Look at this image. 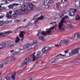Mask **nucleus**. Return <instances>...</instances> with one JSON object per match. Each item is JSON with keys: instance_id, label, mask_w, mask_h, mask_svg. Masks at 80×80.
<instances>
[{"instance_id": "obj_48", "label": "nucleus", "mask_w": 80, "mask_h": 80, "mask_svg": "<svg viewBox=\"0 0 80 80\" xmlns=\"http://www.w3.org/2000/svg\"><path fill=\"white\" fill-rule=\"evenodd\" d=\"M11 53H13L14 52V50L11 51Z\"/></svg>"}, {"instance_id": "obj_56", "label": "nucleus", "mask_w": 80, "mask_h": 80, "mask_svg": "<svg viewBox=\"0 0 80 80\" xmlns=\"http://www.w3.org/2000/svg\"><path fill=\"white\" fill-rule=\"evenodd\" d=\"M23 21L24 22H25V21H26V19H25Z\"/></svg>"}, {"instance_id": "obj_2", "label": "nucleus", "mask_w": 80, "mask_h": 80, "mask_svg": "<svg viewBox=\"0 0 80 80\" xmlns=\"http://www.w3.org/2000/svg\"><path fill=\"white\" fill-rule=\"evenodd\" d=\"M55 28V26H52L50 28H47L46 29V32L45 31H41V30L38 31V33L37 34V36H39L40 35L42 34L44 36H46V35H50V33L52 32V30H53Z\"/></svg>"}, {"instance_id": "obj_26", "label": "nucleus", "mask_w": 80, "mask_h": 80, "mask_svg": "<svg viewBox=\"0 0 80 80\" xmlns=\"http://www.w3.org/2000/svg\"><path fill=\"white\" fill-rule=\"evenodd\" d=\"M21 51H22V49H16L15 52L16 53H17V54H18V53H20V52Z\"/></svg>"}, {"instance_id": "obj_64", "label": "nucleus", "mask_w": 80, "mask_h": 80, "mask_svg": "<svg viewBox=\"0 0 80 80\" xmlns=\"http://www.w3.org/2000/svg\"><path fill=\"white\" fill-rule=\"evenodd\" d=\"M52 46H51V47H52Z\"/></svg>"}, {"instance_id": "obj_16", "label": "nucleus", "mask_w": 80, "mask_h": 80, "mask_svg": "<svg viewBox=\"0 0 80 80\" xmlns=\"http://www.w3.org/2000/svg\"><path fill=\"white\" fill-rule=\"evenodd\" d=\"M20 4L18 3H14L11 4H10L8 6V8L10 9L12 8H13V7H17Z\"/></svg>"}, {"instance_id": "obj_22", "label": "nucleus", "mask_w": 80, "mask_h": 80, "mask_svg": "<svg viewBox=\"0 0 80 80\" xmlns=\"http://www.w3.org/2000/svg\"><path fill=\"white\" fill-rule=\"evenodd\" d=\"M25 32H23V31H22L19 35V37L20 38H22V40H23V37H24V35L23 34H25Z\"/></svg>"}, {"instance_id": "obj_53", "label": "nucleus", "mask_w": 80, "mask_h": 80, "mask_svg": "<svg viewBox=\"0 0 80 80\" xmlns=\"http://www.w3.org/2000/svg\"><path fill=\"white\" fill-rule=\"evenodd\" d=\"M31 33H32L30 32H28V35H30V34H31Z\"/></svg>"}, {"instance_id": "obj_8", "label": "nucleus", "mask_w": 80, "mask_h": 80, "mask_svg": "<svg viewBox=\"0 0 80 80\" xmlns=\"http://www.w3.org/2000/svg\"><path fill=\"white\" fill-rule=\"evenodd\" d=\"M22 9L24 10L26 14H27L28 13V11H30V9H29L28 8L27 4L23 5L22 7Z\"/></svg>"}, {"instance_id": "obj_47", "label": "nucleus", "mask_w": 80, "mask_h": 80, "mask_svg": "<svg viewBox=\"0 0 80 80\" xmlns=\"http://www.w3.org/2000/svg\"><path fill=\"white\" fill-rule=\"evenodd\" d=\"M9 14H12V11H10L9 12Z\"/></svg>"}, {"instance_id": "obj_14", "label": "nucleus", "mask_w": 80, "mask_h": 80, "mask_svg": "<svg viewBox=\"0 0 80 80\" xmlns=\"http://www.w3.org/2000/svg\"><path fill=\"white\" fill-rule=\"evenodd\" d=\"M79 48H77L76 49L72 50L71 51V53L72 55H74V54H76V53H78V50Z\"/></svg>"}, {"instance_id": "obj_35", "label": "nucleus", "mask_w": 80, "mask_h": 80, "mask_svg": "<svg viewBox=\"0 0 80 80\" xmlns=\"http://www.w3.org/2000/svg\"><path fill=\"white\" fill-rule=\"evenodd\" d=\"M11 63V60H7L6 61L4 62L5 64H7V63Z\"/></svg>"}, {"instance_id": "obj_57", "label": "nucleus", "mask_w": 80, "mask_h": 80, "mask_svg": "<svg viewBox=\"0 0 80 80\" xmlns=\"http://www.w3.org/2000/svg\"><path fill=\"white\" fill-rule=\"evenodd\" d=\"M59 58H58L57 59H56V60H59Z\"/></svg>"}, {"instance_id": "obj_46", "label": "nucleus", "mask_w": 80, "mask_h": 80, "mask_svg": "<svg viewBox=\"0 0 80 80\" xmlns=\"http://www.w3.org/2000/svg\"><path fill=\"white\" fill-rule=\"evenodd\" d=\"M2 25H3V22L2 21H0V26H2Z\"/></svg>"}, {"instance_id": "obj_34", "label": "nucleus", "mask_w": 80, "mask_h": 80, "mask_svg": "<svg viewBox=\"0 0 80 80\" xmlns=\"http://www.w3.org/2000/svg\"><path fill=\"white\" fill-rule=\"evenodd\" d=\"M67 25L69 28H72V25L71 24H68Z\"/></svg>"}, {"instance_id": "obj_38", "label": "nucleus", "mask_w": 80, "mask_h": 80, "mask_svg": "<svg viewBox=\"0 0 80 80\" xmlns=\"http://www.w3.org/2000/svg\"><path fill=\"white\" fill-rule=\"evenodd\" d=\"M61 42V41L60 42V44H56V45H55V47H58V46H61V45H62V44L60 43ZM63 45H64V44H63Z\"/></svg>"}, {"instance_id": "obj_39", "label": "nucleus", "mask_w": 80, "mask_h": 80, "mask_svg": "<svg viewBox=\"0 0 80 80\" xmlns=\"http://www.w3.org/2000/svg\"><path fill=\"white\" fill-rule=\"evenodd\" d=\"M57 22H53V25H54V26H56V25H57Z\"/></svg>"}, {"instance_id": "obj_32", "label": "nucleus", "mask_w": 80, "mask_h": 80, "mask_svg": "<svg viewBox=\"0 0 80 80\" xmlns=\"http://www.w3.org/2000/svg\"><path fill=\"white\" fill-rule=\"evenodd\" d=\"M75 6L77 7H78L80 6V2H76V3L75 4Z\"/></svg>"}, {"instance_id": "obj_11", "label": "nucleus", "mask_w": 80, "mask_h": 80, "mask_svg": "<svg viewBox=\"0 0 80 80\" xmlns=\"http://www.w3.org/2000/svg\"><path fill=\"white\" fill-rule=\"evenodd\" d=\"M51 48V47H49L48 46H47L44 47L42 49V51L44 53H47L49 51Z\"/></svg>"}, {"instance_id": "obj_50", "label": "nucleus", "mask_w": 80, "mask_h": 80, "mask_svg": "<svg viewBox=\"0 0 80 80\" xmlns=\"http://www.w3.org/2000/svg\"><path fill=\"white\" fill-rule=\"evenodd\" d=\"M27 70V69H26V68H24L23 69V70Z\"/></svg>"}, {"instance_id": "obj_12", "label": "nucleus", "mask_w": 80, "mask_h": 80, "mask_svg": "<svg viewBox=\"0 0 80 80\" xmlns=\"http://www.w3.org/2000/svg\"><path fill=\"white\" fill-rule=\"evenodd\" d=\"M32 42H30L28 43L26 45L25 48L26 49H28V50H30L32 49Z\"/></svg>"}, {"instance_id": "obj_19", "label": "nucleus", "mask_w": 80, "mask_h": 80, "mask_svg": "<svg viewBox=\"0 0 80 80\" xmlns=\"http://www.w3.org/2000/svg\"><path fill=\"white\" fill-rule=\"evenodd\" d=\"M68 52V50H66V51H64V52L65 54H59L57 55H55V57H58V56H59V55H61L62 57H66V56H67L66 53H67Z\"/></svg>"}, {"instance_id": "obj_7", "label": "nucleus", "mask_w": 80, "mask_h": 80, "mask_svg": "<svg viewBox=\"0 0 80 80\" xmlns=\"http://www.w3.org/2000/svg\"><path fill=\"white\" fill-rule=\"evenodd\" d=\"M77 12L76 9H72L68 11L69 15L71 17H73L75 15V13Z\"/></svg>"}, {"instance_id": "obj_25", "label": "nucleus", "mask_w": 80, "mask_h": 80, "mask_svg": "<svg viewBox=\"0 0 80 80\" xmlns=\"http://www.w3.org/2000/svg\"><path fill=\"white\" fill-rule=\"evenodd\" d=\"M19 15H22V14H23V13H24L25 11L24 10H23V9H21L19 10Z\"/></svg>"}, {"instance_id": "obj_15", "label": "nucleus", "mask_w": 80, "mask_h": 80, "mask_svg": "<svg viewBox=\"0 0 80 80\" xmlns=\"http://www.w3.org/2000/svg\"><path fill=\"white\" fill-rule=\"evenodd\" d=\"M42 61H40L39 62H37L36 63L35 65L32 68L31 70H32L34 68H37L38 67H39L40 66V64H42Z\"/></svg>"}, {"instance_id": "obj_59", "label": "nucleus", "mask_w": 80, "mask_h": 80, "mask_svg": "<svg viewBox=\"0 0 80 80\" xmlns=\"http://www.w3.org/2000/svg\"><path fill=\"white\" fill-rule=\"evenodd\" d=\"M3 5V3L1 4V5Z\"/></svg>"}, {"instance_id": "obj_41", "label": "nucleus", "mask_w": 80, "mask_h": 80, "mask_svg": "<svg viewBox=\"0 0 80 80\" xmlns=\"http://www.w3.org/2000/svg\"><path fill=\"white\" fill-rule=\"evenodd\" d=\"M67 0H65L64 2H63V3L64 4H65V3H67Z\"/></svg>"}, {"instance_id": "obj_27", "label": "nucleus", "mask_w": 80, "mask_h": 80, "mask_svg": "<svg viewBox=\"0 0 80 80\" xmlns=\"http://www.w3.org/2000/svg\"><path fill=\"white\" fill-rule=\"evenodd\" d=\"M44 18L45 16L43 15H42L39 17L37 20H42L44 19Z\"/></svg>"}, {"instance_id": "obj_6", "label": "nucleus", "mask_w": 80, "mask_h": 80, "mask_svg": "<svg viewBox=\"0 0 80 80\" xmlns=\"http://www.w3.org/2000/svg\"><path fill=\"white\" fill-rule=\"evenodd\" d=\"M32 55V54H31L29 57L28 58H26L24 60L22 61V62H24V64H28L29 63H30V62L32 60V61H35V59Z\"/></svg>"}, {"instance_id": "obj_45", "label": "nucleus", "mask_w": 80, "mask_h": 80, "mask_svg": "<svg viewBox=\"0 0 80 80\" xmlns=\"http://www.w3.org/2000/svg\"><path fill=\"white\" fill-rule=\"evenodd\" d=\"M3 67V64H0V68H2Z\"/></svg>"}, {"instance_id": "obj_37", "label": "nucleus", "mask_w": 80, "mask_h": 80, "mask_svg": "<svg viewBox=\"0 0 80 80\" xmlns=\"http://www.w3.org/2000/svg\"><path fill=\"white\" fill-rule=\"evenodd\" d=\"M16 60H17L16 58H13L11 60V63H12V62H13V61H15Z\"/></svg>"}, {"instance_id": "obj_58", "label": "nucleus", "mask_w": 80, "mask_h": 80, "mask_svg": "<svg viewBox=\"0 0 80 80\" xmlns=\"http://www.w3.org/2000/svg\"><path fill=\"white\" fill-rule=\"evenodd\" d=\"M62 60H63V59H60V61H62Z\"/></svg>"}, {"instance_id": "obj_24", "label": "nucleus", "mask_w": 80, "mask_h": 80, "mask_svg": "<svg viewBox=\"0 0 80 80\" xmlns=\"http://www.w3.org/2000/svg\"><path fill=\"white\" fill-rule=\"evenodd\" d=\"M65 11H64L62 12H60L58 14V15L59 16V17H62L64 16V15L65 14Z\"/></svg>"}, {"instance_id": "obj_17", "label": "nucleus", "mask_w": 80, "mask_h": 80, "mask_svg": "<svg viewBox=\"0 0 80 80\" xmlns=\"http://www.w3.org/2000/svg\"><path fill=\"white\" fill-rule=\"evenodd\" d=\"M43 3L45 6H49L51 4L50 0H46V2L44 1Z\"/></svg>"}, {"instance_id": "obj_63", "label": "nucleus", "mask_w": 80, "mask_h": 80, "mask_svg": "<svg viewBox=\"0 0 80 80\" xmlns=\"http://www.w3.org/2000/svg\"><path fill=\"white\" fill-rule=\"evenodd\" d=\"M52 46H51V47H52Z\"/></svg>"}, {"instance_id": "obj_30", "label": "nucleus", "mask_w": 80, "mask_h": 80, "mask_svg": "<svg viewBox=\"0 0 80 80\" xmlns=\"http://www.w3.org/2000/svg\"><path fill=\"white\" fill-rule=\"evenodd\" d=\"M39 39L40 40H42V41H44L45 39L44 38V37L43 36H40L39 37Z\"/></svg>"}, {"instance_id": "obj_9", "label": "nucleus", "mask_w": 80, "mask_h": 80, "mask_svg": "<svg viewBox=\"0 0 80 80\" xmlns=\"http://www.w3.org/2000/svg\"><path fill=\"white\" fill-rule=\"evenodd\" d=\"M12 78H10V77H5V79L7 80H14L15 79V72H13L12 73Z\"/></svg>"}, {"instance_id": "obj_36", "label": "nucleus", "mask_w": 80, "mask_h": 80, "mask_svg": "<svg viewBox=\"0 0 80 80\" xmlns=\"http://www.w3.org/2000/svg\"><path fill=\"white\" fill-rule=\"evenodd\" d=\"M15 42L16 43H18V42H19V41H20V39L18 37L16 38L15 39Z\"/></svg>"}, {"instance_id": "obj_62", "label": "nucleus", "mask_w": 80, "mask_h": 80, "mask_svg": "<svg viewBox=\"0 0 80 80\" xmlns=\"http://www.w3.org/2000/svg\"><path fill=\"white\" fill-rule=\"evenodd\" d=\"M19 0V1H22V0Z\"/></svg>"}, {"instance_id": "obj_44", "label": "nucleus", "mask_w": 80, "mask_h": 80, "mask_svg": "<svg viewBox=\"0 0 80 80\" xmlns=\"http://www.w3.org/2000/svg\"><path fill=\"white\" fill-rule=\"evenodd\" d=\"M19 21L20 20L17 19L15 21V22H16V23H17V22H19Z\"/></svg>"}, {"instance_id": "obj_23", "label": "nucleus", "mask_w": 80, "mask_h": 80, "mask_svg": "<svg viewBox=\"0 0 80 80\" xmlns=\"http://www.w3.org/2000/svg\"><path fill=\"white\" fill-rule=\"evenodd\" d=\"M62 0H59V2L56 3V7L57 8H58L59 7H60V5L62 3Z\"/></svg>"}, {"instance_id": "obj_31", "label": "nucleus", "mask_w": 80, "mask_h": 80, "mask_svg": "<svg viewBox=\"0 0 80 80\" xmlns=\"http://www.w3.org/2000/svg\"><path fill=\"white\" fill-rule=\"evenodd\" d=\"M24 65H25L24 62L22 61L21 62V63H20L18 64V66L19 67H22V66H23Z\"/></svg>"}, {"instance_id": "obj_55", "label": "nucleus", "mask_w": 80, "mask_h": 80, "mask_svg": "<svg viewBox=\"0 0 80 80\" xmlns=\"http://www.w3.org/2000/svg\"><path fill=\"white\" fill-rule=\"evenodd\" d=\"M1 7H2V6H1V5H0V8H1ZM2 10L1 8H0V11H1Z\"/></svg>"}, {"instance_id": "obj_61", "label": "nucleus", "mask_w": 80, "mask_h": 80, "mask_svg": "<svg viewBox=\"0 0 80 80\" xmlns=\"http://www.w3.org/2000/svg\"><path fill=\"white\" fill-rule=\"evenodd\" d=\"M2 75V73H0V75Z\"/></svg>"}, {"instance_id": "obj_40", "label": "nucleus", "mask_w": 80, "mask_h": 80, "mask_svg": "<svg viewBox=\"0 0 80 80\" xmlns=\"http://www.w3.org/2000/svg\"><path fill=\"white\" fill-rule=\"evenodd\" d=\"M20 72H22V70H19L17 72V73H20Z\"/></svg>"}, {"instance_id": "obj_49", "label": "nucleus", "mask_w": 80, "mask_h": 80, "mask_svg": "<svg viewBox=\"0 0 80 80\" xmlns=\"http://www.w3.org/2000/svg\"><path fill=\"white\" fill-rule=\"evenodd\" d=\"M3 17V16H0V19H1V18H2Z\"/></svg>"}, {"instance_id": "obj_51", "label": "nucleus", "mask_w": 80, "mask_h": 80, "mask_svg": "<svg viewBox=\"0 0 80 80\" xmlns=\"http://www.w3.org/2000/svg\"><path fill=\"white\" fill-rule=\"evenodd\" d=\"M55 61H56V60H54L52 61L51 63H54V62H55Z\"/></svg>"}, {"instance_id": "obj_43", "label": "nucleus", "mask_w": 80, "mask_h": 80, "mask_svg": "<svg viewBox=\"0 0 80 80\" xmlns=\"http://www.w3.org/2000/svg\"><path fill=\"white\" fill-rule=\"evenodd\" d=\"M38 15L37 16H35L34 18V19H35V20L37 19V17H38Z\"/></svg>"}, {"instance_id": "obj_13", "label": "nucleus", "mask_w": 80, "mask_h": 80, "mask_svg": "<svg viewBox=\"0 0 80 80\" xmlns=\"http://www.w3.org/2000/svg\"><path fill=\"white\" fill-rule=\"evenodd\" d=\"M18 15H19L18 11L16 10L15 11L14 13L12 14V16L13 18H17V17Z\"/></svg>"}, {"instance_id": "obj_21", "label": "nucleus", "mask_w": 80, "mask_h": 80, "mask_svg": "<svg viewBox=\"0 0 80 80\" xmlns=\"http://www.w3.org/2000/svg\"><path fill=\"white\" fill-rule=\"evenodd\" d=\"M28 5L29 7V8L28 9L30 10H33V7H34L33 5L31 3H28Z\"/></svg>"}, {"instance_id": "obj_42", "label": "nucleus", "mask_w": 80, "mask_h": 80, "mask_svg": "<svg viewBox=\"0 0 80 80\" xmlns=\"http://www.w3.org/2000/svg\"><path fill=\"white\" fill-rule=\"evenodd\" d=\"M7 55L8 56V57H10L12 56V55H11V54H9L8 53H7Z\"/></svg>"}, {"instance_id": "obj_52", "label": "nucleus", "mask_w": 80, "mask_h": 80, "mask_svg": "<svg viewBox=\"0 0 80 80\" xmlns=\"http://www.w3.org/2000/svg\"><path fill=\"white\" fill-rule=\"evenodd\" d=\"M52 58H52V57H50V58H49V60H51Z\"/></svg>"}, {"instance_id": "obj_54", "label": "nucleus", "mask_w": 80, "mask_h": 80, "mask_svg": "<svg viewBox=\"0 0 80 80\" xmlns=\"http://www.w3.org/2000/svg\"><path fill=\"white\" fill-rule=\"evenodd\" d=\"M20 47H22V44H20Z\"/></svg>"}, {"instance_id": "obj_18", "label": "nucleus", "mask_w": 80, "mask_h": 80, "mask_svg": "<svg viewBox=\"0 0 80 80\" xmlns=\"http://www.w3.org/2000/svg\"><path fill=\"white\" fill-rule=\"evenodd\" d=\"M12 33V31H9L6 32H5L4 33L3 32H0V35H3V36H5V35H8L10 33Z\"/></svg>"}, {"instance_id": "obj_1", "label": "nucleus", "mask_w": 80, "mask_h": 80, "mask_svg": "<svg viewBox=\"0 0 80 80\" xmlns=\"http://www.w3.org/2000/svg\"><path fill=\"white\" fill-rule=\"evenodd\" d=\"M77 38H80V33L76 34L73 35L72 38H69L67 39L62 40L61 41L60 43L62 45H68L72 42V39H77Z\"/></svg>"}, {"instance_id": "obj_10", "label": "nucleus", "mask_w": 80, "mask_h": 80, "mask_svg": "<svg viewBox=\"0 0 80 80\" xmlns=\"http://www.w3.org/2000/svg\"><path fill=\"white\" fill-rule=\"evenodd\" d=\"M32 23H30V22H28V23L26 24V25L24 26L23 25V27H29V26H31V27H33L34 26V27L35 28H36V27H38V25L37 24H33L32 25H31Z\"/></svg>"}, {"instance_id": "obj_3", "label": "nucleus", "mask_w": 80, "mask_h": 80, "mask_svg": "<svg viewBox=\"0 0 80 80\" xmlns=\"http://www.w3.org/2000/svg\"><path fill=\"white\" fill-rule=\"evenodd\" d=\"M15 44L11 40H10L5 42H3L2 44H0V49L3 48V47H14Z\"/></svg>"}, {"instance_id": "obj_20", "label": "nucleus", "mask_w": 80, "mask_h": 80, "mask_svg": "<svg viewBox=\"0 0 80 80\" xmlns=\"http://www.w3.org/2000/svg\"><path fill=\"white\" fill-rule=\"evenodd\" d=\"M31 43H32L31 44L32 46H34V47H36V46H37V45L38 43V40L33 41L32 42H31Z\"/></svg>"}, {"instance_id": "obj_5", "label": "nucleus", "mask_w": 80, "mask_h": 80, "mask_svg": "<svg viewBox=\"0 0 80 80\" xmlns=\"http://www.w3.org/2000/svg\"><path fill=\"white\" fill-rule=\"evenodd\" d=\"M43 52L42 51H39L38 52L37 55L35 56V53H34L32 54V55L33 56V58L35 60H36L37 58L41 57L43 55Z\"/></svg>"}, {"instance_id": "obj_28", "label": "nucleus", "mask_w": 80, "mask_h": 80, "mask_svg": "<svg viewBox=\"0 0 80 80\" xmlns=\"http://www.w3.org/2000/svg\"><path fill=\"white\" fill-rule=\"evenodd\" d=\"M80 60V57H78V58H76L75 60H73L71 61V63H74L76 62V61H78Z\"/></svg>"}, {"instance_id": "obj_29", "label": "nucleus", "mask_w": 80, "mask_h": 80, "mask_svg": "<svg viewBox=\"0 0 80 80\" xmlns=\"http://www.w3.org/2000/svg\"><path fill=\"white\" fill-rule=\"evenodd\" d=\"M75 19L76 20H80V16L78 14H77L75 17Z\"/></svg>"}, {"instance_id": "obj_60", "label": "nucleus", "mask_w": 80, "mask_h": 80, "mask_svg": "<svg viewBox=\"0 0 80 80\" xmlns=\"http://www.w3.org/2000/svg\"><path fill=\"white\" fill-rule=\"evenodd\" d=\"M52 23H53V22H51V23H50V24H52Z\"/></svg>"}, {"instance_id": "obj_33", "label": "nucleus", "mask_w": 80, "mask_h": 80, "mask_svg": "<svg viewBox=\"0 0 80 80\" xmlns=\"http://www.w3.org/2000/svg\"><path fill=\"white\" fill-rule=\"evenodd\" d=\"M7 18H10L12 17V16L11 14H10L9 13H7Z\"/></svg>"}, {"instance_id": "obj_4", "label": "nucleus", "mask_w": 80, "mask_h": 80, "mask_svg": "<svg viewBox=\"0 0 80 80\" xmlns=\"http://www.w3.org/2000/svg\"><path fill=\"white\" fill-rule=\"evenodd\" d=\"M66 19H68V16H65L64 17H63L60 23H59L57 25V26L58 27L59 30H61V31H65V28L62 27L63 25V23L65 22V20Z\"/></svg>"}]
</instances>
